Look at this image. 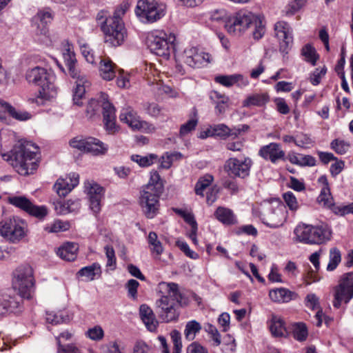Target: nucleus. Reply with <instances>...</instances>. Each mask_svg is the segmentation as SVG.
I'll use <instances>...</instances> for the list:
<instances>
[{
    "mask_svg": "<svg viewBox=\"0 0 353 353\" xmlns=\"http://www.w3.org/2000/svg\"><path fill=\"white\" fill-rule=\"evenodd\" d=\"M163 185L161 177L157 171L150 173L147 185L141 191L140 205L143 213L148 219L154 218L159 211V199L163 192Z\"/></svg>",
    "mask_w": 353,
    "mask_h": 353,
    "instance_id": "obj_3",
    "label": "nucleus"
},
{
    "mask_svg": "<svg viewBox=\"0 0 353 353\" xmlns=\"http://www.w3.org/2000/svg\"><path fill=\"white\" fill-rule=\"evenodd\" d=\"M170 336L173 343L172 353H181L182 348L181 333L174 330L171 332Z\"/></svg>",
    "mask_w": 353,
    "mask_h": 353,
    "instance_id": "obj_49",
    "label": "nucleus"
},
{
    "mask_svg": "<svg viewBox=\"0 0 353 353\" xmlns=\"http://www.w3.org/2000/svg\"><path fill=\"white\" fill-rule=\"evenodd\" d=\"M180 59L191 68H201L211 62L212 56L209 53L192 47L185 49L180 57Z\"/></svg>",
    "mask_w": 353,
    "mask_h": 353,
    "instance_id": "obj_17",
    "label": "nucleus"
},
{
    "mask_svg": "<svg viewBox=\"0 0 353 353\" xmlns=\"http://www.w3.org/2000/svg\"><path fill=\"white\" fill-rule=\"evenodd\" d=\"M285 206L279 201L265 204L261 212L262 222L271 228L282 226L286 219Z\"/></svg>",
    "mask_w": 353,
    "mask_h": 353,
    "instance_id": "obj_12",
    "label": "nucleus"
},
{
    "mask_svg": "<svg viewBox=\"0 0 353 353\" xmlns=\"http://www.w3.org/2000/svg\"><path fill=\"white\" fill-rule=\"evenodd\" d=\"M14 288L17 289L21 297L30 299L34 291V278L33 270L29 265H21L13 272Z\"/></svg>",
    "mask_w": 353,
    "mask_h": 353,
    "instance_id": "obj_9",
    "label": "nucleus"
},
{
    "mask_svg": "<svg viewBox=\"0 0 353 353\" xmlns=\"http://www.w3.org/2000/svg\"><path fill=\"white\" fill-rule=\"evenodd\" d=\"M259 155L272 163H276L278 160L284 159L285 152L279 143H271L260 149Z\"/></svg>",
    "mask_w": 353,
    "mask_h": 353,
    "instance_id": "obj_26",
    "label": "nucleus"
},
{
    "mask_svg": "<svg viewBox=\"0 0 353 353\" xmlns=\"http://www.w3.org/2000/svg\"><path fill=\"white\" fill-rule=\"evenodd\" d=\"M21 298L12 290H7L0 294V314L14 312L21 302Z\"/></svg>",
    "mask_w": 353,
    "mask_h": 353,
    "instance_id": "obj_22",
    "label": "nucleus"
},
{
    "mask_svg": "<svg viewBox=\"0 0 353 353\" xmlns=\"http://www.w3.org/2000/svg\"><path fill=\"white\" fill-rule=\"evenodd\" d=\"M256 16L248 11H239L231 16L225 21V27L227 31L234 36H239L245 31L251 25Z\"/></svg>",
    "mask_w": 353,
    "mask_h": 353,
    "instance_id": "obj_13",
    "label": "nucleus"
},
{
    "mask_svg": "<svg viewBox=\"0 0 353 353\" xmlns=\"http://www.w3.org/2000/svg\"><path fill=\"white\" fill-rule=\"evenodd\" d=\"M327 71L326 67L323 66L321 69L316 68L310 76V82L314 85L320 83L321 78L325 74Z\"/></svg>",
    "mask_w": 353,
    "mask_h": 353,
    "instance_id": "obj_53",
    "label": "nucleus"
},
{
    "mask_svg": "<svg viewBox=\"0 0 353 353\" xmlns=\"http://www.w3.org/2000/svg\"><path fill=\"white\" fill-rule=\"evenodd\" d=\"M270 299L276 303H288L297 298V294L285 288H279L270 290Z\"/></svg>",
    "mask_w": 353,
    "mask_h": 353,
    "instance_id": "obj_29",
    "label": "nucleus"
},
{
    "mask_svg": "<svg viewBox=\"0 0 353 353\" xmlns=\"http://www.w3.org/2000/svg\"><path fill=\"white\" fill-rule=\"evenodd\" d=\"M303 0H292L288 6L287 14H293L304 5Z\"/></svg>",
    "mask_w": 353,
    "mask_h": 353,
    "instance_id": "obj_59",
    "label": "nucleus"
},
{
    "mask_svg": "<svg viewBox=\"0 0 353 353\" xmlns=\"http://www.w3.org/2000/svg\"><path fill=\"white\" fill-rule=\"evenodd\" d=\"M248 128L249 127L246 125H243L241 128H230L225 124H219L214 125L212 130H209L208 132L210 136H217L223 139L227 137L236 138L241 134V132H246Z\"/></svg>",
    "mask_w": 353,
    "mask_h": 353,
    "instance_id": "obj_25",
    "label": "nucleus"
},
{
    "mask_svg": "<svg viewBox=\"0 0 353 353\" xmlns=\"http://www.w3.org/2000/svg\"><path fill=\"white\" fill-rule=\"evenodd\" d=\"M101 273V265L98 263H94L90 265L80 269L77 272V276L85 277L87 281H92L100 278Z\"/></svg>",
    "mask_w": 353,
    "mask_h": 353,
    "instance_id": "obj_34",
    "label": "nucleus"
},
{
    "mask_svg": "<svg viewBox=\"0 0 353 353\" xmlns=\"http://www.w3.org/2000/svg\"><path fill=\"white\" fill-rule=\"evenodd\" d=\"M175 36L167 34L159 30L148 32L146 37V43L150 50L157 56L168 59L171 52L175 50Z\"/></svg>",
    "mask_w": 353,
    "mask_h": 353,
    "instance_id": "obj_7",
    "label": "nucleus"
},
{
    "mask_svg": "<svg viewBox=\"0 0 353 353\" xmlns=\"http://www.w3.org/2000/svg\"><path fill=\"white\" fill-rule=\"evenodd\" d=\"M103 109V123L106 130L114 134L119 130V126L116 124V114L114 105L108 101V96L101 93L99 97Z\"/></svg>",
    "mask_w": 353,
    "mask_h": 353,
    "instance_id": "obj_19",
    "label": "nucleus"
},
{
    "mask_svg": "<svg viewBox=\"0 0 353 353\" xmlns=\"http://www.w3.org/2000/svg\"><path fill=\"white\" fill-rule=\"evenodd\" d=\"M210 99L216 105L215 109L217 114H223L229 106V97L217 91H211Z\"/></svg>",
    "mask_w": 353,
    "mask_h": 353,
    "instance_id": "obj_32",
    "label": "nucleus"
},
{
    "mask_svg": "<svg viewBox=\"0 0 353 353\" xmlns=\"http://www.w3.org/2000/svg\"><path fill=\"white\" fill-rule=\"evenodd\" d=\"M139 314L141 320L148 330L152 332L157 329L158 321L153 311L146 305H141L139 308Z\"/></svg>",
    "mask_w": 353,
    "mask_h": 353,
    "instance_id": "obj_31",
    "label": "nucleus"
},
{
    "mask_svg": "<svg viewBox=\"0 0 353 353\" xmlns=\"http://www.w3.org/2000/svg\"><path fill=\"white\" fill-rule=\"evenodd\" d=\"M55 78L53 71L48 70L44 68L39 66L28 69L26 71V80L30 83H33L40 87L39 95L36 101L38 104L43 103L39 100L50 101L56 97L57 91L54 85Z\"/></svg>",
    "mask_w": 353,
    "mask_h": 353,
    "instance_id": "obj_4",
    "label": "nucleus"
},
{
    "mask_svg": "<svg viewBox=\"0 0 353 353\" xmlns=\"http://www.w3.org/2000/svg\"><path fill=\"white\" fill-rule=\"evenodd\" d=\"M176 245L190 259H196L199 257L198 254L190 250L189 245L185 242L177 241Z\"/></svg>",
    "mask_w": 353,
    "mask_h": 353,
    "instance_id": "obj_58",
    "label": "nucleus"
},
{
    "mask_svg": "<svg viewBox=\"0 0 353 353\" xmlns=\"http://www.w3.org/2000/svg\"><path fill=\"white\" fill-rule=\"evenodd\" d=\"M27 233V224L21 219L12 216L0 221V235L12 243H17Z\"/></svg>",
    "mask_w": 353,
    "mask_h": 353,
    "instance_id": "obj_11",
    "label": "nucleus"
},
{
    "mask_svg": "<svg viewBox=\"0 0 353 353\" xmlns=\"http://www.w3.org/2000/svg\"><path fill=\"white\" fill-rule=\"evenodd\" d=\"M85 188L90 200L91 210L97 213L101 210V201L103 196V188L94 181H87Z\"/></svg>",
    "mask_w": 353,
    "mask_h": 353,
    "instance_id": "obj_23",
    "label": "nucleus"
},
{
    "mask_svg": "<svg viewBox=\"0 0 353 353\" xmlns=\"http://www.w3.org/2000/svg\"><path fill=\"white\" fill-rule=\"evenodd\" d=\"M269 101V97L267 94H255L248 97L243 101V106L249 107L251 105L263 106Z\"/></svg>",
    "mask_w": 353,
    "mask_h": 353,
    "instance_id": "obj_38",
    "label": "nucleus"
},
{
    "mask_svg": "<svg viewBox=\"0 0 353 353\" xmlns=\"http://www.w3.org/2000/svg\"><path fill=\"white\" fill-rule=\"evenodd\" d=\"M52 14L50 10H41L37 13L36 18L43 25L46 26L52 20Z\"/></svg>",
    "mask_w": 353,
    "mask_h": 353,
    "instance_id": "obj_56",
    "label": "nucleus"
},
{
    "mask_svg": "<svg viewBox=\"0 0 353 353\" xmlns=\"http://www.w3.org/2000/svg\"><path fill=\"white\" fill-rule=\"evenodd\" d=\"M80 207L79 201L68 200L67 201H57L55 204V210L59 214H65L77 210Z\"/></svg>",
    "mask_w": 353,
    "mask_h": 353,
    "instance_id": "obj_36",
    "label": "nucleus"
},
{
    "mask_svg": "<svg viewBox=\"0 0 353 353\" xmlns=\"http://www.w3.org/2000/svg\"><path fill=\"white\" fill-rule=\"evenodd\" d=\"M213 180V177L211 175L205 176L203 178H201L195 185V193L197 195L203 196V191L210 185Z\"/></svg>",
    "mask_w": 353,
    "mask_h": 353,
    "instance_id": "obj_47",
    "label": "nucleus"
},
{
    "mask_svg": "<svg viewBox=\"0 0 353 353\" xmlns=\"http://www.w3.org/2000/svg\"><path fill=\"white\" fill-rule=\"evenodd\" d=\"M157 155L152 154L145 157H142L138 154H133L131 156L132 161L137 163L140 166L142 167L150 165L153 163L154 161L157 159Z\"/></svg>",
    "mask_w": 353,
    "mask_h": 353,
    "instance_id": "obj_45",
    "label": "nucleus"
},
{
    "mask_svg": "<svg viewBox=\"0 0 353 353\" xmlns=\"http://www.w3.org/2000/svg\"><path fill=\"white\" fill-rule=\"evenodd\" d=\"M197 125V120L194 119H191L185 123L183 124L180 128L179 134L181 137H184L188 134L189 132L194 130L195 127Z\"/></svg>",
    "mask_w": 353,
    "mask_h": 353,
    "instance_id": "obj_52",
    "label": "nucleus"
},
{
    "mask_svg": "<svg viewBox=\"0 0 353 353\" xmlns=\"http://www.w3.org/2000/svg\"><path fill=\"white\" fill-rule=\"evenodd\" d=\"M63 58L68 68L70 75L75 79L76 87L74 90L73 101L77 105H82L81 99L85 95L86 90L90 88V82L87 77L79 71L76 67V58L74 53L70 48L63 53Z\"/></svg>",
    "mask_w": 353,
    "mask_h": 353,
    "instance_id": "obj_6",
    "label": "nucleus"
},
{
    "mask_svg": "<svg viewBox=\"0 0 353 353\" xmlns=\"http://www.w3.org/2000/svg\"><path fill=\"white\" fill-rule=\"evenodd\" d=\"M148 241L152 252L157 256H160L163 251V248L161 241L158 240L157 234L154 232H150Z\"/></svg>",
    "mask_w": 353,
    "mask_h": 353,
    "instance_id": "obj_39",
    "label": "nucleus"
},
{
    "mask_svg": "<svg viewBox=\"0 0 353 353\" xmlns=\"http://www.w3.org/2000/svg\"><path fill=\"white\" fill-rule=\"evenodd\" d=\"M312 143V139L307 134H301L296 137V145L299 147H307Z\"/></svg>",
    "mask_w": 353,
    "mask_h": 353,
    "instance_id": "obj_62",
    "label": "nucleus"
},
{
    "mask_svg": "<svg viewBox=\"0 0 353 353\" xmlns=\"http://www.w3.org/2000/svg\"><path fill=\"white\" fill-rule=\"evenodd\" d=\"M317 201L320 204L330 208L333 205V198L329 187H322L321 194L317 198Z\"/></svg>",
    "mask_w": 353,
    "mask_h": 353,
    "instance_id": "obj_43",
    "label": "nucleus"
},
{
    "mask_svg": "<svg viewBox=\"0 0 353 353\" xmlns=\"http://www.w3.org/2000/svg\"><path fill=\"white\" fill-rule=\"evenodd\" d=\"M166 12V6L156 0H139L135 9L138 18L143 23H154Z\"/></svg>",
    "mask_w": 353,
    "mask_h": 353,
    "instance_id": "obj_10",
    "label": "nucleus"
},
{
    "mask_svg": "<svg viewBox=\"0 0 353 353\" xmlns=\"http://www.w3.org/2000/svg\"><path fill=\"white\" fill-rule=\"evenodd\" d=\"M104 250L108 259L107 266L111 267L114 265L116 264V257L113 248L110 245H106Z\"/></svg>",
    "mask_w": 353,
    "mask_h": 353,
    "instance_id": "obj_61",
    "label": "nucleus"
},
{
    "mask_svg": "<svg viewBox=\"0 0 353 353\" xmlns=\"http://www.w3.org/2000/svg\"><path fill=\"white\" fill-rule=\"evenodd\" d=\"M306 305L312 310L319 307V298L314 294H309L306 296Z\"/></svg>",
    "mask_w": 353,
    "mask_h": 353,
    "instance_id": "obj_64",
    "label": "nucleus"
},
{
    "mask_svg": "<svg viewBox=\"0 0 353 353\" xmlns=\"http://www.w3.org/2000/svg\"><path fill=\"white\" fill-rule=\"evenodd\" d=\"M283 199L291 210H296L298 208L299 205L297 200L292 192H288L285 193L283 194Z\"/></svg>",
    "mask_w": 353,
    "mask_h": 353,
    "instance_id": "obj_55",
    "label": "nucleus"
},
{
    "mask_svg": "<svg viewBox=\"0 0 353 353\" xmlns=\"http://www.w3.org/2000/svg\"><path fill=\"white\" fill-rule=\"evenodd\" d=\"M57 343V353H81V350L73 343L63 345L59 338H56Z\"/></svg>",
    "mask_w": 353,
    "mask_h": 353,
    "instance_id": "obj_48",
    "label": "nucleus"
},
{
    "mask_svg": "<svg viewBox=\"0 0 353 353\" xmlns=\"http://www.w3.org/2000/svg\"><path fill=\"white\" fill-rule=\"evenodd\" d=\"M80 48L81 53L86 59V61L90 63H94L95 57L89 46L87 43L80 44Z\"/></svg>",
    "mask_w": 353,
    "mask_h": 353,
    "instance_id": "obj_54",
    "label": "nucleus"
},
{
    "mask_svg": "<svg viewBox=\"0 0 353 353\" xmlns=\"http://www.w3.org/2000/svg\"><path fill=\"white\" fill-rule=\"evenodd\" d=\"M275 36L280 41V50L288 53L293 43L292 30L289 24L285 21H279L274 25Z\"/></svg>",
    "mask_w": 353,
    "mask_h": 353,
    "instance_id": "obj_21",
    "label": "nucleus"
},
{
    "mask_svg": "<svg viewBox=\"0 0 353 353\" xmlns=\"http://www.w3.org/2000/svg\"><path fill=\"white\" fill-rule=\"evenodd\" d=\"M181 299L179 285L174 283H168L167 295L162 296L156 302L159 317L165 322L177 319L179 312L176 307L181 303Z\"/></svg>",
    "mask_w": 353,
    "mask_h": 353,
    "instance_id": "obj_5",
    "label": "nucleus"
},
{
    "mask_svg": "<svg viewBox=\"0 0 353 353\" xmlns=\"http://www.w3.org/2000/svg\"><path fill=\"white\" fill-rule=\"evenodd\" d=\"M255 26L254 30L253 31V37L255 39H261L265 33V28L262 24V21L256 17V19L254 20Z\"/></svg>",
    "mask_w": 353,
    "mask_h": 353,
    "instance_id": "obj_57",
    "label": "nucleus"
},
{
    "mask_svg": "<svg viewBox=\"0 0 353 353\" xmlns=\"http://www.w3.org/2000/svg\"><path fill=\"white\" fill-rule=\"evenodd\" d=\"M353 298V273L345 274L334 288L333 306L339 308L342 302L347 303Z\"/></svg>",
    "mask_w": 353,
    "mask_h": 353,
    "instance_id": "obj_14",
    "label": "nucleus"
},
{
    "mask_svg": "<svg viewBox=\"0 0 353 353\" xmlns=\"http://www.w3.org/2000/svg\"><path fill=\"white\" fill-rule=\"evenodd\" d=\"M215 81L225 87L236 84L239 87H245L249 83L247 78L240 74L221 75L215 77Z\"/></svg>",
    "mask_w": 353,
    "mask_h": 353,
    "instance_id": "obj_28",
    "label": "nucleus"
},
{
    "mask_svg": "<svg viewBox=\"0 0 353 353\" xmlns=\"http://www.w3.org/2000/svg\"><path fill=\"white\" fill-rule=\"evenodd\" d=\"M8 202L38 219H43L48 214L46 207L35 205L24 196H8Z\"/></svg>",
    "mask_w": 353,
    "mask_h": 353,
    "instance_id": "obj_16",
    "label": "nucleus"
},
{
    "mask_svg": "<svg viewBox=\"0 0 353 353\" xmlns=\"http://www.w3.org/2000/svg\"><path fill=\"white\" fill-rule=\"evenodd\" d=\"M38 151L39 148L33 143L20 141L10 152L1 155L5 161L10 162L16 172L27 176L32 174L38 168Z\"/></svg>",
    "mask_w": 353,
    "mask_h": 353,
    "instance_id": "obj_1",
    "label": "nucleus"
},
{
    "mask_svg": "<svg viewBox=\"0 0 353 353\" xmlns=\"http://www.w3.org/2000/svg\"><path fill=\"white\" fill-rule=\"evenodd\" d=\"M79 183V174L71 173L65 178H59L54 189L60 196H65Z\"/></svg>",
    "mask_w": 353,
    "mask_h": 353,
    "instance_id": "obj_24",
    "label": "nucleus"
},
{
    "mask_svg": "<svg viewBox=\"0 0 353 353\" xmlns=\"http://www.w3.org/2000/svg\"><path fill=\"white\" fill-rule=\"evenodd\" d=\"M252 161L249 157L242 159L237 158L228 159L225 164V170L229 175L240 179H245L250 175Z\"/></svg>",
    "mask_w": 353,
    "mask_h": 353,
    "instance_id": "obj_18",
    "label": "nucleus"
},
{
    "mask_svg": "<svg viewBox=\"0 0 353 353\" xmlns=\"http://www.w3.org/2000/svg\"><path fill=\"white\" fill-rule=\"evenodd\" d=\"M100 59L99 74L106 81H110L116 77L117 67L109 57Z\"/></svg>",
    "mask_w": 353,
    "mask_h": 353,
    "instance_id": "obj_30",
    "label": "nucleus"
},
{
    "mask_svg": "<svg viewBox=\"0 0 353 353\" xmlns=\"http://www.w3.org/2000/svg\"><path fill=\"white\" fill-rule=\"evenodd\" d=\"M78 249V244L67 242L59 248L57 253L62 259L72 261L77 258Z\"/></svg>",
    "mask_w": 353,
    "mask_h": 353,
    "instance_id": "obj_33",
    "label": "nucleus"
},
{
    "mask_svg": "<svg viewBox=\"0 0 353 353\" xmlns=\"http://www.w3.org/2000/svg\"><path fill=\"white\" fill-rule=\"evenodd\" d=\"M297 240L307 244H320L330 239L331 232L326 225H299L294 230Z\"/></svg>",
    "mask_w": 353,
    "mask_h": 353,
    "instance_id": "obj_8",
    "label": "nucleus"
},
{
    "mask_svg": "<svg viewBox=\"0 0 353 353\" xmlns=\"http://www.w3.org/2000/svg\"><path fill=\"white\" fill-rule=\"evenodd\" d=\"M121 122L126 123L132 130H149L154 128L144 121H141L140 117L132 108H123L119 114Z\"/></svg>",
    "mask_w": 353,
    "mask_h": 353,
    "instance_id": "obj_20",
    "label": "nucleus"
},
{
    "mask_svg": "<svg viewBox=\"0 0 353 353\" xmlns=\"http://www.w3.org/2000/svg\"><path fill=\"white\" fill-rule=\"evenodd\" d=\"M69 224L60 220H57L50 224L45 226L44 230L48 233H57L68 230Z\"/></svg>",
    "mask_w": 353,
    "mask_h": 353,
    "instance_id": "obj_44",
    "label": "nucleus"
},
{
    "mask_svg": "<svg viewBox=\"0 0 353 353\" xmlns=\"http://www.w3.org/2000/svg\"><path fill=\"white\" fill-rule=\"evenodd\" d=\"M128 8V4L123 2L115 9L111 17L108 18V13L105 10H101L97 15L96 19L101 24V28L105 35V42L112 46L121 45L127 37L122 17Z\"/></svg>",
    "mask_w": 353,
    "mask_h": 353,
    "instance_id": "obj_2",
    "label": "nucleus"
},
{
    "mask_svg": "<svg viewBox=\"0 0 353 353\" xmlns=\"http://www.w3.org/2000/svg\"><path fill=\"white\" fill-rule=\"evenodd\" d=\"M87 336L93 341H99L103 339L104 332L101 327L96 325L88 330Z\"/></svg>",
    "mask_w": 353,
    "mask_h": 353,
    "instance_id": "obj_51",
    "label": "nucleus"
},
{
    "mask_svg": "<svg viewBox=\"0 0 353 353\" xmlns=\"http://www.w3.org/2000/svg\"><path fill=\"white\" fill-rule=\"evenodd\" d=\"M70 145L74 148L96 156L104 154L108 150L107 145L94 137H77L70 141Z\"/></svg>",
    "mask_w": 353,
    "mask_h": 353,
    "instance_id": "obj_15",
    "label": "nucleus"
},
{
    "mask_svg": "<svg viewBox=\"0 0 353 353\" xmlns=\"http://www.w3.org/2000/svg\"><path fill=\"white\" fill-rule=\"evenodd\" d=\"M187 353H208V351L198 342H193L188 346Z\"/></svg>",
    "mask_w": 353,
    "mask_h": 353,
    "instance_id": "obj_63",
    "label": "nucleus"
},
{
    "mask_svg": "<svg viewBox=\"0 0 353 353\" xmlns=\"http://www.w3.org/2000/svg\"><path fill=\"white\" fill-rule=\"evenodd\" d=\"M341 261V252L336 248H332L330 250V261L327 266V270L333 271L336 268Z\"/></svg>",
    "mask_w": 353,
    "mask_h": 353,
    "instance_id": "obj_41",
    "label": "nucleus"
},
{
    "mask_svg": "<svg viewBox=\"0 0 353 353\" xmlns=\"http://www.w3.org/2000/svg\"><path fill=\"white\" fill-rule=\"evenodd\" d=\"M201 329L200 323L196 321H191L187 323L184 334L186 339L192 341L194 339L196 333H198Z\"/></svg>",
    "mask_w": 353,
    "mask_h": 353,
    "instance_id": "obj_40",
    "label": "nucleus"
},
{
    "mask_svg": "<svg viewBox=\"0 0 353 353\" xmlns=\"http://www.w3.org/2000/svg\"><path fill=\"white\" fill-rule=\"evenodd\" d=\"M293 336L299 341H305L307 336V330L305 325L302 323L294 324L293 328Z\"/></svg>",
    "mask_w": 353,
    "mask_h": 353,
    "instance_id": "obj_46",
    "label": "nucleus"
},
{
    "mask_svg": "<svg viewBox=\"0 0 353 353\" xmlns=\"http://www.w3.org/2000/svg\"><path fill=\"white\" fill-rule=\"evenodd\" d=\"M270 330L275 337L285 336L287 330L283 321L277 316L272 314L270 322Z\"/></svg>",
    "mask_w": 353,
    "mask_h": 353,
    "instance_id": "obj_35",
    "label": "nucleus"
},
{
    "mask_svg": "<svg viewBox=\"0 0 353 353\" xmlns=\"http://www.w3.org/2000/svg\"><path fill=\"white\" fill-rule=\"evenodd\" d=\"M6 112H8L12 117L19 121H26L31 118V114L29 112L17 111L9 103L0 101V120L6 119Z\"/></svg>",
    "mask_w": 353,
    "mask_h": 353,
    "instance_id": "obj_27",
    "label": "nucleus"
},
{
    "mask_svg": "<svg viewBox=\"0 0 353 353\" xmlns=\"http://www.w3.org/2000/svg\"><path fill=\"white\" fill-rule=\"evenodd\" d=\"M223 186L228 190L231 194H237L239 191V185L236 181L226 179L223 182Z\"/></svg>",
    "mask_w": 353,
    "mask_h": 353,
    "instance_id": "obj_60",
    "label": "nucleus"
},
{
    "mask_svg": "<svg viewBox=\"0 0 353 353\" xmlns=\"http://www.w3.org/2000/svg\"><path fill=\"white\" fill-rule=\"evenodd\" d=\"M301 54L305 57L307 62L312 63V65H316V62L319 59V56L316 52L314 48L311 45L307 44L302 48Z\"/></svg>",
    "mask_w": 353,
    "mask_h": 353,
    "instance_id": "obj_42",
    "label": "nucleus"
},
{
    "mask_svg": "<svg viewBox=\"0 0 353 353\" xmlns=\"http://www.w3.org/2000/svg\"><path fill=\"white\" fill-rule=\"evenodd\" d=\"M214 215L219 221L224 224L230 225L234 222V216L232 210L228 208L219 207L216 209Z\"/></svg>",
    "mask_w": 353,
    "mask_h": 353,
    "instance_id": "obj_37",
    "label": "nucleus"
},
{
    "mask_svg": "<svg viewBox=\"0 0 353 353\" xmlns=\"http://www.w3.org/2000/svg\"><path fill=\"white\" fill-rule=\"evenodd\" d=\"M350 145L344 141L334 139L331 143V148L338 154H343L349 149Z\"/></svg>",
    "mask_w": 353,
    "mask_h": 353,
    "instance_id": "obj_50",
    "label": "nucleus"
}]
</instances>
